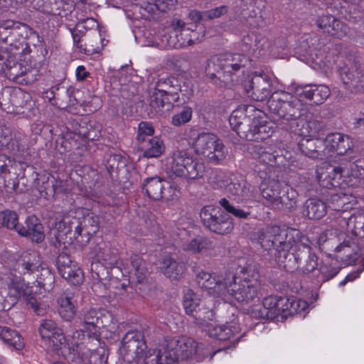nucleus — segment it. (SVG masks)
I'll use <instances>...</instances> for the list:
<instances>
[{
	"instance_id": "obj_31",
	"label": "nucleus",
	"mask_w": 364,
	"mask_h": 364,
	"mask_svg": "<svg viewBox=\"0 0 364 364\" xmlns=\"http://www.w3.org/2000/svg\"><path fill=\"white\" fill-rule=\"evenodd\" d=\"M55 230L58 232V235H55V237L59 239L63 235L70 234L74 229V237L77 242L82 243L83 240H80L82 237V225L77 219L70 220L68 218L61 220L55 223Z\"/></svg>"
},
{
	"instance_id": "obj_25",
	"label": "nucleus",
	"mask_w": 364,
	"mask_h": 364,
	"mask_svg": "<svg viewBox=\"0 0 364 364\" xmlns=\"http://www.w3.org/2000/svg\"><path fill=\"white\" fill-rule=\"evenodd\" d=\"M274 132V127L271 122L267 120L253 117L251 128L245 136L247 141H262L269 137Z\"/></svg>"
},
{
	"instance_id": "obj_41",
	"label": "nucleus",
	"mask_w": 364,
	"mask_h": 364,
	"mask_svg": "<svg viewBox=\"0 0 364 364\" xmlns=\"http://www.w3.org/2000/svg\"><path fill=\"white\" fill-rule=\"evenodd\" d=\"M165 344L160 348L149 349L143 351L134 363L136 364H166L164 360Z\"/></svg>"
},
{
	"instance_id": "obj_50",
	"label": "nucleus",
	"mask_w": 364,
	"mask_h": 364,
	"mask_svg": "<svg viewBox=\"0 0 364 364\" xmlns=\"http://www.w3.org/2000/svg\"><path fill=\"white\" fill-rule=\"evenodd\" d=\"M130 262L132 266L130 273H132L136 277L138 282H143L148 274L144 261L139 255H132L130 257Z\"/></svg>"
},
{
	"instance_id": "obj_1",
	"label": "nucleus",
	"mask_w": 364,
	"mask_h": 364,
	"mask_svg": "<svg viewBox=\"0 0 364 364\" xmlns=\"http://www.w3.org/2000/svg\"><path fill=\"white\" fill-rule=\"evenodd\" d=\"M209 350L202 343L195 340L181 337L166 341L164 347V360L166 364H176L186 360L188 363L198 362L204 359Z\"/></svg>"
},
{
	"instance_id": "obj_56",
	"label": "nucleus",
	"mask_w": 364,
	"mask_h": 364,
	"mask_svg": "<svg viewBox=\"0 0 364 364\" xmlns=\"http://www.w3.org/2000/svg\"><path fill=\"white\" fill-rule=\"evenodd\" d=\"M192 114V109L190 107H185L172 117L171 123L176 127H181L191 121Z\"/></svg>"
},
{
	"instance_id": "obj_19",
	"label": "nucleus",
	"mask_w": 364,
	"mask_h": 364,
	"mask_svg": "<svg viewBox=\"0 0 364 364\" xmlns=\"http://www.w3.org/2000/svg\"><path fill=\"white\" fill-rule=\"evenodd\" d=\"M269 180L266 186L262 187L261 194L265 201V204L268 207L277 210V208H279V205H282L279 198L284 185L278 180H275L274 176Z\"/></svg>"
},
{
	"instance_id": "obj_29",
	"label": "nucleus",
	"mask_w": 364,
	"mask_h": 364,
	"mask_svg": "<svg viewBox=\"0 0 364 364\" xmlns=\"http://www.w3.org/2000/svg\"><path fill=\"white\" fill-rule=\"evenodd\" d=\"M26 227L20 226L19 229H17L20 235L29 237L37 243L44 240L45 235L43 231V226L36 216H29L26 220Z\"/></svg>"
},
{
	"instance_id": "obj_30",
	"label": "nucleus",
	"mask_w": 364,
	"mask_h": 364,
	"mask_svg": "<svg viewBox=\"0 0 364 364\" xmlns=\"http://www.w3.org/2000/svg\"><path fill=\"white\" fill-rule=\"evenodd\" d=\"M42 4H40V0H37L36 9L40 11L50 15L65 17L68 16L70 10V6L62 0H41Z\"/></svg>"
},
{
	"instance_id": "obj_15",
	"label": "nucleus",
	"mask_w": 364,
	"mask_h": 364,
	"mask_svg": "<svg viewBox=\"0 0 364 364\" xmlns=\"http://www.w3.org/2000/svg\"><path fill=\"white\" fill-rule=\"evenodd\" d=\"M38 333L45 342L58 350L65 343V336L56 323L51 319H43L38 327Z\"/></svg>"
},
{
	"instance_id": "obj_18",
	"label": "nucleus",
	"mask_w": 364,
	"mask_h": 364,
	"mask_svg": "<svg viewBox=\"0 0 364 364\" xmlns=\"http://www.w3.org/2000/svg\"><path fill=\"white\" fill-rule=\"evenodd\" d=\"M325 143L329 154L331 151H336L338 154L343 155L354 146L353 139L349 136L341 133L328 134L325 139Z\"/></svg>"
},
{
	"instance_id": "obj_17",
	"label": "nucleus",
	"mask_w": 364,
	"mask_h": 364,
	"mask_svg": "<svg viewBox=\"0 0 364 364\" xmlns=\"http://www.w3.org/2000/svg\"><path fill=\"white\" fill-rule=\"evenodd\" d=\"M340 76L346 88L355 92L364 91V76L356 63L341 68Z\"/></svg>"
},
{
	"instance_id": "obj_20",
	"label": "nucleus",
	"mask_w": 364,
	"mask_h": 364,
	"mask_svg": "<svg viewBox=\"0 0 364 364\" xmlns=\"http://www.w3.org/2000/svg\"><path fill=\"white\" fill-rule=\"evenodd\" d=\"M41 266L38 254L34 251L23 252L16 260L14 269L19 274H31Z\"/></svg>"
},
{
	"instance_id": "obj_38",
	"label": "nucleus",
	"mask_w": 364,
	"mask_h": 364,
	"mask_svg": "<svg viewBox=\"0 0 364 364\" xmlns=\"http://www.w3.org/2000/svg\"><path fill=\"white\" fill-rule=\"evenodd\" d=\"M58 304L60 316L65 321H72L77 312V304L73 297L68 295L61 296Z\"/></svg>"
},
{
	"instance_id": "obj_39",
	"label": "nucleus",
	"mask_w": 364,
	"mask_h": 364,
	"mask_svg": "<svg viewBox=\"0 0 364 364\" xmlns=\"http://www.w3.org/2000/svg\"><path fill=\"white\" fill-rule=\"evenodd\" d=\"M353 198L343 193L331 194L328 200V208L336 212H346L352 207Z\"/></svg>"
},
{
	"instance_id": "obj_44",
	"label": "nucleus",
	"mask_w": 364,
	"mask_h": 364,
	"mask_svg": "<svg viewBox=\"0 0 364 364\" xmlns=\"http://www.w3.org/2000/svg\"><path fill=\"white\" fill-rule=\"evenodd\" d=\"M252 97L257 101H263L271 98L272 95L269 84L262 78H257L252 82Z\"/></svg>"
},
{
	"instance_id": "obj_2",
	"label": "nucleus",
	"mask_w": 364,
	"mask_h": 364,
	"mask_svg": "<svg viewBox=\"0 0 364 364\" xmlns=\"http://www.w3.org/2000/svg\"><path fill=\"white\" fill-rule=\"evenodd\" d=\"M226 279L221 299L225 302L247 304L258 296L259 283L257 278H249L245 272H240L237 275L227 272Z\"/></svg>"
},
{
	"instance_id": "obj_59",
	"label": "nucleus",
	"mask_w": 364,
	"mask_h": 364,
	"mask_svg": "<svg viewBox=\"0 0 364 364\" xmlns=\"http://www.w3.org/2000/svg\"><path fill=\"white\" fill-rule=\"evenodd\" d=\"M8 149L11 154L18 161L23 159L24 153L26 151L25 145L17 139H11L8 144Z\"/></svg>"
},
{
	"instance_id": "obj_53",
	"label": "nucleus",
	"mask_w": 364,
	"mask_h": 364,
	"mask_svg": "<svg viewBox=\"0 0 364 364\" xmlns=\"http://www.w3.org/2000/svg\"><path fill=\"white\" fill-rule=\"evenodd\" d=\"M165 94H168L173 101H177L178 95L177 93L178 88L173 85V80L171 78L160 79L156 84L154 87Z\"/></svg>"
},
{
	"instance_id": "obj_61",
	"label": "nucleus",
	"mask_w": 364,
	"mask_h": 364,
	"mask_svg": "<svg viewBox=\"0 0 364 364\" xmlns=\"http://www.w3.org/2000/svg\"><path fill=\"white\" fill-rule=\"evenodd\" d=\"M58 90H60V87L58 85L53 86L49 90L43 92V97L47 99L51 105L57 106L59 101H61L62 102L64 101L63 99L60 97V93H58Z\"/></svg>"
},
{
	"instance_id": "obj_28",
	"label": "nucleus",
	"mask_w": 364,
	"mask_h": 364,
	"mask_svg": "<svg viewBox=\"0 0 364 364\" xmlns=\"http://www.w3.org/2000/svg\"><path fill=\"white\" fill-rule=\"evenodd\" d=\"M168 183L160 177H151L146 178L142 183V190L147 196L155 200L166 198V186Z\"/></svg>"
},
{
	"instance_id": "obj_47",
	"label": "nucleus",
	"mask_w": 364,
	"mask_h": 364,
	"mask_svg": "<svg viewBox=\"0 0 364 364\" xmlns=\"http://www.w3.org/2000/svg\"><path fill=\"white\" fill-rule=\"evenodd\" d=\"M20 23L11 20L3 21L0 23V38L9 44H12L13 38L18 35Z\"/></svg>"
},
{
	"instance_id": "obj_16",
	"label": "nucleus",
	"mask_w": 364,
	"mask_h": 364,
	"mask_svg": "<svg viewBox=\"0 0 364 364\" xmlns=\"http://www.w3.org/2000/svg\"><path fill=\"white\" fill-rule=\"evenodd\" d=\"M316 26L323 33L337 38H342L348 33V26L332 15H323L316 21Z\"/></svg>"
},
{
	"instance_id": "obj_42",
	"label": "nucleus",
	"mask_w": 364,
	"mask_h": 364,
	"mask_svg": "<svg viewBox=\"0 0 364 364\" xmlns=\"http://www.w3.org/2000/svg\"><path fill=\"white\" fill-rule=\"evenodd\" d=\"M298 193L295 189L288 186H284L282 193L280 195V203L281 206L277 208V210H293L297 203Z\"/></svg>"
},
{
	"instance_id": "obj_32",
	"label": "nucleus",
	"mask_w": 364,
	"mask_h": 364,
	"mask_svg": "<svg viewBox=\"0 0 364 364\" xmlns=\"http://www.w3.org/2000/svg\"><path fill=\"white\" fill-rule=\"evenodd\" d=\"M100 312L95 309H89L85 311L80 317L79 326L82 330L87 333V336L90 338L97 336L98 328H100Z\"/></svg>"
},
{
	"instance_id": "obj_12",
	"label": "nucleus",
	"mask_w": 364,
	"mask_h": 364,
	"mask_svg": "<svg viewBox=\"0 0 364 364\" xmlns=\"http://www.w3.org/2000/svg\"><path fill=\"white\" fill-rule=\"evenodd\" d=\"M145 348L146 343L141 332L130 331L123 336L119 350L125 361L134 363Z\"/></svg>"
},
{
	"instance_id": "obj_34",
	"label": "nucleus",
	"mask_w": 364,
	"mask_h": 364,
	"mask_svg": "<svg viewBox=\"0 0 364 364\" xmlns=\"http://www.w3.org/2000/svg\"><path fill=\"white\" fill-rule=\"evenodd\" d=\"M191 156L186 150H176L168 159L169 168L176 176H178L188 166L190 161L193 159Z\"/></svg>"
},
{
	"instance_id": "obj_49",
	"label": "nucleus",
	"mask_w": 364,
	"mask_h": 364,
	"mask_svg": "<svg viewBox=\"0 0 364 364\" xmlns=\"http://www.w3.org/2000/svg\"><path fill=\"white\" fill-rule=\"evenodd\" d=\"M80 223L82 229L80 240H83V242L81 244L85 245L90 240V235L98 230V223L95 216L88 215Z\"/></svg>"
},
{
	"instance_id": "obj_40",
	"label": "nucleus",
	"mask_w": 364,
	"mask_h": 364,
	"mask_svg": "<svg viewBox=\"0 0 364 364\" xmlns=\"http://www.w3.org/2000/svg\"><path fill=\"white\" fill-rule=\"evenodd\" d=\"M327 205L321 200L310 198L306 200L304 214L309 219L318 220L327 213Z\"/></svg>"
},
{
	"instance_id": "obj_13",
	"label": "nucleus",
	"mask_w": 364,
	"mask_h": 364,
	"mask_svg": "<svg viewBox=\"0 0 364 364\" xmlns=\"http://www.w3.org/2000/svg\"><path fill=\"white\" fill-rule=\"evenodd\" d=\"M344 172L345 170L341 166L329 163L322 164L316 171L320 185L326 188L348 185L350 181L346 179Z\"/></svg>"
},
{
	"instance_id": "obj_23",
	"label": "nucleus",
	"mask_w": 364,
	"mask_h": 364,
	"mask_svg": "<svg viewBox=\"0 0 364 364\" xmlns=\"http://www.w3.org/2000/svg\"><path fill=\"white\" fill-rule=\"evenodd\" d=\"M217 67L228 75L234 77V74L245 66L247 58L240 54H226L220 58H214Z\"/></svg>"
},
{
	"instance_id": "obj_48",
	"label": "nucleus",
	"mask_w": 364,
	"mask_h": 364,
	"mask_svg": "<svg viewBox=\"0 0 364 364\" xmlns=\"http://www.w3.org/2000/svg\"><path fill=\"white\" fill-rule=\"evenodd\" d=\"M171 97L165 92L154 88L149 94L150 106L153 107L156 112L160 111L166 105L168 109L171 107Z\"/></svg>"
},
{
	"instance_id": "obj_60",
	"label": "nucleus",
	"mask_w": 364,
	"mask_h": 364,
	"mask_svg": "<svg viewBox=\"0 0 364 364\" xmlns=\"http://www.w3.org/2000/svg\"><path fill=\"white\" fill-rule=\"evenodd\" d=\"M228 322L220 325H213V323L211 326L208 328L206 332L210 337L215 338L218 340H227L225 331L228 329Z\"/></svg>"
},
{
	"instance_id": "obj_57",
	"label": "nucleus",
	"mask_w": 364,
	"mask_h": 364,
	"mask_svg": "<svg viewBox=\"0 0 364 364\" xmlns=\"http://www.w3.org/2000/svg\"><path fill=\"white\" fill-rule=\"evenodd\" d=\"M95 256L97 260H102L107 264L112 265L117 261L116 255L110 250L109 247L104 245V247H99L95 250Z\"/></svg>"
},
{
	"instance_id": "obj_55",
	"label": "nucleus",
	"mask_w": 364,
	"mask_h": 364,
	"mask_svg": "<svg viewBox=\"0 0 364 364\" xmlns=\"http://www.w3.org/2000/svg\"><path fill=\"white\" fill-rule=\"evenodd\" d=\"M279 296H269L264 299L263 305L264 306L269 319H274L279 316Z\"/></svg>"
},
{
	"instance_id": "obj_37",
	"label": "nucleus",
	"mask_w": 364,
	"mask_h": 364,
	"mask_svg": "<svg viewBox=\"0 0 364 364\" xmlns=\"http://www.w3.org/2000/svg\"><path fill=\"white\" fill-rule=\"evenodd\" d=\"M161 270L166 277L177 280L183 272V266L176 262L172 256L166 255L162 259Z\"/></svg>"
},
{
	"instance_id": "obj_51",
	"label": "nucleus",
	"mask_w": 364,
	"mask_h": 364,
	"mask_svg": "<svg viewBox=\"0 0 364 364\" xmlns=\"http://www.w3.org/2000/svg\"><path fill=\"white\" fill-rule=\"evenodd\" d=\"M60 274L70 282L77 284L82 282V272L77 264L74 262L59 272Z\"/></svg>"
},
{
	"instance_id": "obj_6",
	"label": "nucleus",
	"mask_w": 364,
	"mask_h": 364,
	"mask_svg": "<svg viewBox=\"0 0 364 364\" xmlns=\"http://www.w3.org/2000/svg\"><path fill=\"white\" fill-rule=\"evenodd\" d=\"M255 152L260 163L264 168H259L260 177L264 179H270L272 177V172H275L277 167L286 166L287 162V151L278 149H274L270 146H255Z\"/></svg>"
},
{
	"instance_id": "obj_7",
	"label": "nucleus",
	"mask_w": 364,
	"mask_h": 364,
	"mask_svg": "<svg viewBox=\"0 0 364 364\" xmlns=\"http://www.w3.org/2000/svg\"><path fill=\"white\" fill-rule=\"evenodd\" d=\"M7 298L11 305L15 304L20 298H23L26 301L27 307L32 309L36 315L43 316L46 313L45 305L42 304L39 299L33 294L31 288L20 277H16L11 279L8 285Z\"/></svg>"
},
{
	"instance_id": "obj_21",
	"label": "nucleus",
	"mask_w": 364,
	"mask_h": 364,
	"mask_svg": "<svg viewBox=\"0 0 364 364\" xmlns=\"http://www.w3.org/2000/svg\"><path fill=\"white\" fill-rule=\"evenodd\" d=\"M247 108H239L234 110L229 119V122L234 131L240 138L245 139L251 128L252 118L247 116Z\"/></svg>"
},
{
	"instance_id": "obj_33",
	"label": "nucleus",
	"mask_w": 364,
	"mask_h": 364,
	"mask_svg": "<svg viewBox=\"0 0 364 364\" xmlns=\"http://www.w3.org/2000/svg\"><path fill=\"white\" fill-rule=\"evenodd\" d=\"M182 248L185 251L193 254H208L211 255L215 249L213 241L203 236H197L189 241L185 242Z\"/></svg>"
},
{
	"instance_id": "obj_64",
	"label": "nucleus",
	"mask_w": 364,
	"mask_h": 364,
	"mask_svg": "<svg viewBox=\"0 0 364 364\" xmlns=\"http://www.w3.org/2000/svg\"><path fill=\"white\" fill-rule=\"evenodd\" d=\"M248 314L256 318L269 319L264 306L260 304H255L248 309Z\"/></svg>"
},
{
	"instance_id": "obj_43",
	"label": "nucleus",
	"mask_w": 364,
	"mask_h": 364,
	"mask_svg": "<svg viewBox=\"0 0 364 364\" xmlns=\"http://www.w3.org/2000/svg\"><path fill=\"white\" fill-rule=\"evenodd\" d=\"M205 303L191 289H188L184 294L183 307L186 313L191 317Z\"/></svg>"
},
{
	"instance_id": "obj_3",
	"label": "nucleus",
	"mask_w": 364,
	"mask_h": 364,
	"mask_svg": "<svg viewBox=\"0 0 364 364\" xmlns=\"http://www.w3.org/2000/svg\"><path fill=\"white\" fill-rule=\"evenodd\" d=\"M258 240L264 250L275 248L277 252L276 257L279 265H282L284 259H287L288 252L296 245L294 230L281 229L277 225L262 229L259 232Z\"/></svg>"
},
{
	"instance_id": "obj_62",
	"label": "nucleus",
	"mask_w": 364,
	"mask_h": 364,
	"mask_svg": "<svg viewBox=\"0 0 364 364\" xmlns=\"http://www.w3.org/2000/svg\"><path fill=\"white\" fill-rule=\"evenodd\" d=\"M70 32L72 33L74 45L79 49L80 52L84 53H89L90 50L87 48V45L86 43H85V45L81 43L82 38L84 36L83 31L76 28H73L70 29Z\"/></svg>"
},
{
	"instance_id": "obj_26",
	"label": "nucleus",
	"mask_w": 364,
	"mask_h": 364,
	"mask_svg": "<svg viewBox=\"0 0 364 364\" xmlns=\"http://www.w3.org/2000/svg\"><path fill=\"white\" fill-rule=\"evenodd\" d=\"M301 91L297 89L300 97L309 100L316 105H321L329 97L330 89L323 85H306L301 87Z\"/></svg>"
},
{
	"instance_id": "obj_10",
	"label": "nucleus",
	"mask_w": 364,
	"mask_h": 364,
	"mask_svg": "<svg viewBox=\"0 0 364 364\" xmlns=\"http://www.w3.org/2000/svg\"><path fill=\"white\" fill-rule=\"evenodd\" d=\"M200 217L203 225L215 233L226 234L233 228L232 219L223 212L212 206H205L202 208Z\"/></svg>"
},
{
	"instance_id": "obj_4",
	"label": "nucleus",
	"mask_w": 364,
	"mask_h": 364,
	"mask_svg": "<svg viewBox=\"0 0 364 364\" xmlns=\"http://www.w3.org/2000/svg\"><path fill=\"white\" fill-rule=\"evenodd\" d=\"M270 111L287 122L296 121L306 112L305 105L296 96L284 91L272 94L267 101Z\"/></svg>"
},
{
	"instance_id": "obj_8",
	"label": "nucleus",
	"mask_w": 364,
	"mask_h": 364,
	"mask_svg": "<svg viewBox=\"0 0 364 364\" xmlns=\"http://www.w3.org/2000/svg\"><path fill=\"white\" fill-rule=\"evenodd\" d=\"M218 183L221 188H225L226 193L237 203L255 202L258 198L257 190L244 181L237 178L229 179L223 173L218 175Z\"/></svg>"
},
{
	"instance_id": "obj_11",
	"label": "nucleus",
	"mask_w": 364,
	"mask_h": 364,
	"mask_svg": "<svg viewBox=\"0 0 364 364\" xmlns=\"http://www.w3.org/2000/svg\"><path fill=\"white\" fill-rule=\"evenodd\" d=\"M171 26L174 30L175 36H170L167 39L168 46L174 48H182L199 43L204 34L200 36L199 33L193 28H186V23L178 18L171 21Z\"/></svg>"
},
{
	"instance_id": "obj_24",
	"label": "nucleus",
	"mask_w": 364,
	"mask_h": 364,
	"mask_svg": "<svg viewBox=\"0 0 364 364\" xmlns=\"http://www.w3.org/2000/svg\"><path fill=\"white\" fill-rule=\"evenodd\" d=\"M300 149L304 154L312 159H323L329 156L326 147L325 139H304L299 144Z\"/></svg>"
},
{
	"instance_id": "obj_36",
	"label": "nucleus",
	"mask_w": 364,
	"mask_h": 364,
	"mask_svg": "<svg viewBox=\"0 0 364 364\" xmlns=\"http://www.w3.org/2000/svg\"><path fill=\"white\" fill-rule=\"evenodd\" d=\"M191 318L195 324L207 331L215 321V313L213 307L208 306L205 303L193 314Z\"/></svg>"
},
{
	"instance_id": "obj_5",
	"label": "nucleus",
	"mask_w": 364,
	"mask_h": 364,
	"mask_svg": "<svg viewBox=\"0 0 364 364\" xmlns=\"http://www.w3.org/2000/svg\"><path fill=\"white\" fill-rule=\"evenodd\" d=\"M190 144L197 154L207 157L213 164L220 163L228 154V149L222 141L212 133L198 134L196 137L191 139Z\"/></svg>"
},
{
	"instance_id": "obj_14",
	"label": "nucleus",
	"mask_w": 364,
	"mask_h": 364,
	"mask_svg": "<svg viewBox=\"0 0 364 364\" xmlns=\"http://www.w3.org/2000/svg\"><path fill=\"white\" fill-rule=\"evenodd\" d=\"M196 280L198 287L206 291L208 294L214 298L222 299L227 282L226 273L222 275L200 270L197 273Z\"/></svg>"
},
{
	"instance_id": "obj_63",
	"label": "nucleus",
	"mask_w": 364,
	"mask_h": 364,
	"mask_svg": "<svg viewBox=\"0 0 364 364\" xmlns=\"http://www.w3.org/2000/svg\"><path fill=\"white\" fill-rule=\"evenodd\" d=\"M350 175L353 178H364V158L358 159L350 167Z\"/></svg>"
},
{
	"instance_id": "obj_9",
	"label": "nucleus",
	"mask_w": 364,
	"mask_h": 364,
	"mask_svg": "<svg viewBox=\"0 0 364 364\" xmlns=\"http://www.w3.org/2000/svg\"><path fill=\"white\" fill-rule=\"evenodd\" d=\"M296 246L298 252L295 254L288 252L287 259L282 260L281 266L287 272L300 268L304 273L312 272L318 266L316 255L311 252V247L308 245L299 244Z\"/></svg>"
},
{
	"instance_id": "obj_52",
	"label": "nucleus",
	"mask_w": 364,
	"mask_h": 364,
	"mask_svg": "<svg viewBox=\"0 0 364 364\" xmlns=\"http://www.w3.org/2000/svg\"><path fill=\"white\" fill-rule=\"evenodd\" d=\"M18 218L16 212L6 210L0 212V227H6L10 230L19 229Z\"/></svg>"
},
{
	"instance_id": "obj_27",
	"label": "nucleus",
	"mask_w": 364,
	"mask_h": 364,
	"mask_svg": "<svg viewBox=\"0 0 364 364\" xmlns=\"http://www.w3.org/2000/svg\"><path fill=\"white\" fill-rule=\"evenodd\" d=\"M205 73L209 76L211 82L220 87H231L237 81L234 77L217 67L215 58L208 61Z\"/></svg>"
},
{
	"instance_id": "obj_54",
	"label": "nucleus",
	"mask_w": 364,
	"mask_h": 364,
	"mask_svg": "<svg viewBox=\"0 0 364 364\" xmlns=\"http://www.w3.org/2000/svg\"><path fill=\"white\" fill-rule=\"evenodd\" d=\"M219 204L222 206L228 213H231L235 218L239 219H246L250 215V210H245L239 208H236L231 205L228 199L225 198H221L219 200Z\"/></svg>"
},
{
	"instance_id": "obj_46",
	"label": "nucleus",
	"mask_w": 364,
	"mask_h": 364,
	"mask_svg": "<svg viewBox=\"0 0 364 364\" xmlns=\"http://www.w3.org/2000/svg\"><path fill=\"white\" fill-rule=\"evenodd\" d=\"M188 166L178 177L194 180L201 178L205 172V164L199 160L193 158Z\"/></svg>"
},
{
	"instance_id": "obj_22",
	"label": "nucleus",
	"mask_w": 364,
	"mask_h": 364,
	"mask_svg": "<svg viewBox=\"0 0 364 364\" xmlns=\"http://www.w3.org/2000/svg\"><path fill=\"white\" fill-rule=\"evenodd\" d=\"M5 65L7 69L6 75L11 79L18 80L21 77H25L23 80L26 82H32L38 79V70L27 68L22 63L8 59Z\"/></svg>"
},
{
	"instance_id": "obj_58",
	"label": "nucleus",
	"mask_w": 364,
	"mask_h": 364,
	"mask_svg": "<svg viewBox=\"0 0 364 364\" xmlns=\"http://www.w3.org/2000/svg\"><path fill=\"white\" fill-rule=\"evenodd\" d=\"M154 132V129L151 124L146 122H140L138 126V134L136 136L138 143L140 144L147 140V139L151 138Z\"/></svg>"
},
{
	"instance_id": "obj_35",
	"label": "nucleus",
	"mask_w": 364,
	"mask_h": 364,
	"mask_svg": "<svg viewBox=\"0 0 364 364\" xmlns=\"http://www.w3.org/2000/svg\"><path fill=\"white\" fill-rule=\"evenodd\" d=\"M139 148L144 157L158 158L164 152L165 145L160 138L154 136L139 144Z\"/></svg>"
},
{
	"instance_id": "obj_45",
	"label": "nucleus",
	"mask_w": 364,
	"mask_h": 364,
	"mask_svg": "<svg viewBox=\"0 0 364 364\" xmlns=\"http://www.w3.org/2000/svg\"><path fill=\"white\" fill-rule=\"evenodd\" d=\"M0 338L16 350H21L24 343L20 334L6 326H0Z\"/></svg>"
}]
</instances>
